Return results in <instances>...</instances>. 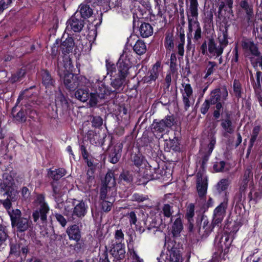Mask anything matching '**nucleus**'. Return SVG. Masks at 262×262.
I'll use <instances>...</instances> for the list:
<instances>
[{
  "instance_id": "nucleus-1",
  "label": "nucleus",
  "mask_w": 262,
  "mask_h": 262,
  "mask_svg": "<svg viewBox=\"0 0 262 262\" xmlns=\"http://www.w3.org/2000/svg\"><path fill=\"white\" fill-rule=\"evenodd\" d=\"M132 65L130 54L123 52L117 63L119 78H116L111 82V85L114 89V90H112V93H118L122 90L124 79L128 74V70L132 67Z\"/></svg>"
},
{
  "instance_id": "nucleus-2",
  "label": "nucleus",
  "mask_w": 262,
  "mask_h": 262,
  "mask_svg": "<svg viewBox=\"0 0 262 262\" xmlns=\"http://www.w3.org/2000/svg\"><path fill=\"white\" fill-rule=\"evenodd\" d=\"M241 46L246 57L249 59L253 67L259 66L262 69V54L258 44L251 39L243 38L241 40Z\"/></svg>"
},
{
  "instance_id": "nucleus-3",
  "label": "nucleus",
  "mask_w": 262,
  "mask_h": 262,
  "mask_svg": "<svg viewBox=\"0 0 262 262\" xmlns=\"http://www.w3.org/2000/svg\"><path fill=\"white\" fill-rule=\"evenodd\" d=\"M12 227L17 232H23L32 228V222L29 217L21 216V212L19 209L9 211Z\"/></svg>"
},
{
  "instance_id": "nucleus-4",
  "label": "nucleus",
  "mask_w": 262,
  "mask_h": 262,
  "mask_svg": "<svg viewBox=\"0 0 262 262\" xmlns=\"http://www.w3.org/2000/svg\"><path fill=\"white\" fill-rule=\"evenodd\" d=\"M165 247L167 251L165 258L166 262H182V255L180 246L173 238L165 236Z\"/></svg>"
},
{
  "instance_id": "nucleus-5",
  "label": "nucleus",
  "mask_w": 262,
  "mask_h": 262,
  "mask_svg": "<svg viewBox=\"0 0 262 262\" xmlns=\"http://www.w3.org/2000/svg\"><path fill=\"white\" fill-rule=\"evenodd\" d=\"M112 92L111 88L106 86L102 82H98L96 86L95 92L89 94V105L91 107L96 106L106 96L110 95Z\"/></svg>"
},
{
  "instance_id": "nucleus-6",
  "label": "nucleus",
  "mask_w": 262,
  "mask_h": 262,
  "mask_svg": "<svg viewBox=\"0 0 262 262\" xmlns=\"http://www.w3.org/2000/svg\"><path fill=\"white\" fill-rule=\"evenodd\" d=\"M35 201L39 207L33 212L32 217L34 222H37L40 218L43 223L46 222L47 214L49 213L50 209L48 204L45 202V196L43 194L38 195Z\"/></svg>"
},
{
  "instance_id": "nucleus-7",
  "label": "nucleus",
  "mask_w": 262,
  "mask_h": 262,
  "mask_svg": "<svg viewBox=\"0 0 262 262\" xmlns=\"http://www.w3.org/2000/svg\"><path fill=\"white\" fill-rule=\"evenodd\" d=\"M232 242L229 233H219L215 238L214 245L218 249V252L223 253L225 255L228 253Z\"/></svg>"
},
{
  "instance_id": "nucleus-8",
  "label": "nucleus",
  "mask_w": 262,
  "mask_h": 262,
  "mask_svg": "<svg viewBox=\"0 0 262 262\" xmlns=\"http://www.w3.org/2000/svg\"><path fill=\"white\" fill-rule=\"evenodd\" d=\"M174 123L173 116H167L161 120L155 119L151 124V130L154 133H163L172 127Z\"/></svg>"
},
{
  "instance_id": "nucleus-9",
  "label": "nucleus",
  "mask_w": 262,
  "mask_h": 262,
  "mask_svg": "<svg viewBox=\"0 0 262 262\" xmlns=\"http://www.w3.org/2000/svg\"><path fill=\"white\" fill-rule=\"evenodd\" d=\"M228 198H224L222 202L218 205L213 211V223L219 227L226 215V209L228 207Z\"/></svg>"
},
{
  "instance_id": "nucleus-10",
  "label": "nucleus",
  "mask_w": 262,
  "mask_h": 262,
  "mask_svg": "<svg viewBox=\"0 0 262 262\" xmlns=\"http://www.w3.org/2000/svg\"><path fill=\"white\" fill-rule=\"evenodd\" d=\"M116 181L114 174L112 171H108L105 177L104 181L102 185L108 188V198L110 200L113 201V198L116 194Z\"/></svg>"
},
{
  "instance_id": "nucleus-11",
  "label": "nucleus",
  "mask_w": 262,
  "mask_h": 262,
  "mask_svg": "<svg viewBox=\"0 0 262 262\" xmlns=\"http://www.w3.org/2000/svg\"><path fill=\"white\" fill-rule=\"evenodd\" d=\"M228 96V92L226 88H217L213 90L210 94L209 100L211 104H215L217 102H224Z\"/></svg>"
},
{
  "instance_id": "nucleus-12",
  "label": "nucleus",
  "mask_w": 262,
  "mask_h": 262,
  "mask_svg": "<svg viewBox=\"0 0 262 262\" xmlns=\"http://www.w3.org/2000/svg\"><path fill=\"white\" fill-rule=\"evenodd\" d=\"M188 31L191 34L193 33V41L200 43L202 37V32L200 24L198 20L189 18Z\"/></svg>"
},
{
  "instance_id": "nucleus-13",
  "label": "nucleus",
  "mask_w": 262,
  "mask_h": 262,
  "mask_svg": "<svg viewBox=\"0 0 262 262\" xmlns=\"http://www.w3.org/2000/svg\"><path fill=\"white\" fill-rule=\"evenodd\" d=\"M78 14L76 12L67 22L66 30L67 31H73L75 32H79L83 27V20L77 17Z\"/></svg>"
},
{
  "instance_id": "nucleus-14",
  "label": "nucleus",
  "mask_w": 262,
  "mask_h": 262,
  "mask_svg": "<svg viewBox=\"0 0 262 262\" xmlns=\"http://www.w3.org/2000/svg\"><path fill=\"white\" fill-rule=\"evenodd\" d=\"M110 251L113 256L117 260L122 259L125 255V245L121 243L112 240Z\"/></svg>"
},
{
  "instance_id": "nucleus-15",
  "label": "nucleus",
  "mask_w": 262,
  "mask_h": 262,
  "mask_svg": "<svg viewBox=\"0 0 262 262\" xmlns=\"http://www.w3.org/2000/svg\"><path fill=\"white\" fill-rule=\"evenodd\" d=\"M182 85L183 88V90H181L183 103L184 105L185 110L187 111L193 102V100H192V102L191 101V97L192 96L193 90L189 83H183Z\"/></svg>"
},
{
  "instance_id": "nucleus-16",
  "label": "nucleus",
  "mask_w": 262,
  "mask_h": 262,
  "mask_svg": "<svg viewBox=\"0 0 262 262\" xmlns=\"http://www.w3.org/2000/svg\"><path fill=\"white\" fill-rule=\"evenodd\" d=\"M67 233L70 239L77 242L75 248H80L81 244L78 243L81 238V231L79 226L75 224L69 226L67 229Z\"/></svg>"
},
{
  "instance_id": "nucleus-17",
  "label": "nucleus",
  "mask_w": 262,
  "mask_h": 262,
  "mask_svg": "<svg viewBox=\"0 0 262 262\" xmlns=\"http://www.w3.org/2000/svg\"><path fill=\"white\" fill-rule=\"evenodd\" d=\"M221 126L223 128V135L227 137L229 134H232L235 130V126L233 124L230 114L226 115V118L221 120Z\"/></svg>"
},
{
  "instance_id": "nucleus-18",
  "label": "nucleus",
  "mask_w": 262,
  "mask_h": 262,
  "mask_svg": "<svg viewBox=\"0 0 262 262\" xmlns=\"http://www.w3.org/2000/svg\"><path fill=\"white\" fill-rule=\"evenodd\" d=\"M219 1V15H222V11H224L229 14L233 12V0H218Z\"/></svg>"
},
{
  "instance_id": "nucleus-19",
  "label": "nucleus",
  "mask_w": 262,
  "mask_h": 262,
  "mask_svg": "<svg viewBox=\"0 0 262 262\" xmlns=\"http://www.w3.org/2000/svg\"><path fill=\"white\" fill-rule=\"evenodd\" d=\"M208 52L212 56L219 57L223 53V47H221L220 46L217 47L216 43L213 38L208 39Z\"/></svg>"
},
{
  "instance_id": "nucleus-20",
  "label": "nucleus",
  "mask_w": 262,
  "mask_h": 262,
  "mask_svg": "<svg viewBox=\"0 0 262 262\" xmlns=\"http://www.w3.org/2000/svg\"><path fill=\"white\" fill-rule=\"evenodd\" d=\"M63 82L66 88L70 91L75 89L78 85L76 76H74L72 73L65 74Z\"/></svg>"
},
{
  "instance_id": "nucleus-21",
  "label": "nucleus",
  "mask_w": 262,
  "mask_h": 262,
  "mask_svg": "<svg viewBox=\"0 0 262 262\" xmlns=\"http://www.w3.org/2000/svg\"><path fill=\"white\" fill-rule=\"evenodd\" d=\"M231 181L229 179H222L216 184L215 189L216 191L219 193H224L225 198L228 197V192L227 191Z\"/></svg>"
},
{
  "instance_id": "nucleus-22",
  "label": "nucleus",
  "mask_w": 262,
  "mask_h": 262,
  "mask_svg": "<svg viewBox=\"0 0 262 262\" xmlns=\"http://www.w3.org/2000/svg\"><path fill=\"white\" fill-rule=\"evenodd\" d=\"M190 5L189 8L187 10V15L188 17V21L189 18L194 20H198V3L197 0H190Z\"/></svg>"
},
{
  "instance_id": "nucleus-23",
  "label": "nucleus",
  "mask_w": 262,
  "mask_h": 262,
  "mask_svg": "<svg viewBox=\"0 0 262 262\" xmlns=\"http://www.w3.org/2000/svg\"><path fill=\"white\" fill-rule=\"evenodd\" d=\"M196 189L200 200L205 201L207 190V183L206 181L198 178L196 181Z\"/></svg>"
},
{
  "instance_id": "nucleus-24",
  "label": "nucleus",
  "mask_w": 262,
  "mask_h": 262,
  "mask_svg": "<svg viewBox=\"0 0 262 262\" xmlns=\"http://www.w3.org/2000/svg\"><path fill=\"white\" fill-rule=\"evenodd\" d=\"M239 6L246 13L245 19L248 23H249L253 16L252 6L249 4L247 0H241L239 2Z\"/></svg>"
},
{
  "instance_id": "nucleus-25",
  "label": "nucleus",
  "mask_w": 262,
  "mask_h": 262,
  "mask_svg": "<svg viewBox=\"0 0 262 262\" xmlns=\"http://www.w3.org/2000/svg\"><path fill=\"white\" fill-rule=\"evenodd\" d=\"M160 64L159 62H156L153 66L151 70L148 72L149 76L145 77L144 80L148 83H151L152 81H155L158 77L159 75L161 72L160 69Z\"/></svg>"
},
{
  "instance_id": "nucleus-26",
  "label": "nucleus",
  "mask_w": 262,
  "mask_h": 262,
  "mask_svg": "<svg viewBox=\"0 0 262 262\" xmlns=\"http://www.w3.org/2000/svg\"><path fill=\"white\" fill-rule=\"evenodd\" d=\"M217 226V225H215L213 223L212 220L211 223H209L207 220L203 221V225L202 228L200 229V232L203 237L206 238L208 237L213 231L214 227Z\"/></svg>"
},
{
  "instance_id": "nucleus-27",
  "label": "nucleus",
  "mask_w": 262,
  "mask_h": 262,
  "mask_svg": "<svg viewBox=\"0 0 262 262\" xmlns=\"http://www.w3.org/2000/svg\"><path fill=\"white\" fill-rule=\"evenodd\" d=\"M75 43L72 37H68L61 42L60 49L63 54H67L71 52L73 49Z\"/></svg>"
},
{
  "instance_id": "nucleus-28",
  "label": "nucleus",
  "mask_w": 262,
  "mask_h": 262,
  "mask_svg": "<svg viewBox=\"0 0 262 262\" xmlns=\"http://www.w3.org/2000/svg\"><path fill=\"white\" fill-rule=\"evenodd\" d=\"M55 103L57 107L66 110L69 107V103L63 94L60 91L56 94Z\"/></svg>"
},
{
  "instance_id": "nucleus-29",
  "label": "nucleus",
  "mask_w": 262,
  "mask_h": 262,
  "mask_svg": "<svg viewBox=\"0 0 262 262\" xmlns=\"http://www.w3.org/2000/svg\"><path fill=\"white\" fill-rule=\"evenodd\" d=\"M121 145L116 146L110 150L109 158H110V162L112 163L115 164L118 162L121 157Z\"/></svg>"
},
{
  "instance_id": "nucleus-30",
  "label": "nucleus",
  "mask_w": 262,
  "mask_h": 262,
  "mask_svg": "<svg viewBox=\"0 0 262 262\" xmlns=\"http://www.w3.org/2000/svg\"><path fill=\"white\" fill-rule=\"evenodd\" d=\"M228 26H225L224 29L220 30V33L219 34L218 39L220 42V46L223 47V50L228 45L229 43Z\"/></svg>"
},
{
  "instance_id": "nucleus-31",
  "label": "nucleus",
  "mask_w": 262,
  "mask_h": 262,
  "mask_svg": "<svg viewBox=\"0 0 262 262\" xmlns=\"http://www.w3.org/2000/svg\"><path fill=\"white\" fill-rule=\"evenodd\" d=\"M87 208L88 206L85 205V203L81 201L74 208L73 214L78 217H82L85 215Z\"/></svg>"
},
{
  "instance_id": "nucleus-32",
  "label": "nucleus",
  "mask_w": 262,
  "mask_h": 262,
  "mask_svg": "<svg viewBox=\"0 0 262 262\" xmlns=\"http://www.w3.org/2000/svg\"><path fill=\"white\" fill-rule=\"evenodd\" d=\"M139 32L141 36L143 38L148 37L153 33L152 26L148 23H142L139 27Z\"/></svg>"
},
{
  "instance_id": "nucleus-33",
  "label": "nucleus",
  "mask_w": 262,
  "mask_h": 262,
  "mask_svg": "<svg viewBox=\"0 0 262 262\" xmlns=\"http://www.w3.org/2000/svg\"><path fill=\"white\" fill-rule=\"evenodd\" d=\"M183 226L182 222V220L180 217H178L172 226V234L173 237H177L180 236V233L183 229Z\"/></svg>"
},
{
  "instance_id": "nucleus-34",
  "label": "nucleus",
  "mask_w": 262,
  "mask_h": 262,
  "mask_svg": "<svg viewBox=\"0 0 262 262\" xmlns=\"http://www.w3.org/2000/svg\"><path fill=\"white\" fill-rule=\"evenodd\" d=\"M89 91L88 89H79L75 93V97L82 102H85L89 98Z\"/></svg>"
},
{
  "instance_id": "nucleus-35",
  "label": "nucleus",
  "mask_w": 262,
  "mask_h": 262,
  "mask_svg": "<svg viewBox=\"0 0 262 262\" xmlns=\"http://www.w3.org/2000/svg\"><path fill=\"white\" fill-rule=\"evenodd\" d=\"M41 75L42 83L46 88H50L54 85L55 81L48 71H42Z\"/></svg>"
},
{
  "instance_id": "nucleus-36",
  "label": "nucleus",
  "mask_w": 262,
  "mask_h": 262,
  "mask_svg": "<svg viewBox=\"0 0 262 262\" xmlns=\"http://www.w3.org/2000/svg\"><path fill=\"white\" fill-rule=\"evenodd\" d=\"M154 172L151 175V179H162L165 180V177L170 178L171 177V174L168 173L167 174L166 172L164 170L161 169L159 167L158 168L153 169Z\"/></svg>"
},
{
  "instance_id": "nucleus-37",
  "label": "nucleus",
  "mask_w": 262,
  "mask_h": 262,
  "mask_svg": "<svg viewBox=\"0 0 262 262\" xmlns=\"http://www.w3.org/2000/svg\"><path fill=\"white\" fill-rule=\"evenodd\" d=\"M174 39L173 34L170 32H167L165 34V37L164 39V46L165 48L171 51L174 47Z\"/></svg>"
},
{
  "instance_id": "nucleus-38",
  "label": "nucleus",
  "mask_w": 262,
  "mask_h": 262,
  "mask_svg": "<svg viewBox=\"0 0 262 262\" xmlns=\"http://www.w3.org/2000/svg\"><path fill=\"white\" fill-rule=\"evenodd\" d=\"M79 9L81 16L83 18H89L93 14V10L89 5L82 4Z\"/></svg>"
},
{
  "instance_id": "nucleus-39",
  "label": "nucleus",
  "mask_w": 262,
  "mask_h": 262,
  "mask_svg": "<svg viewBox=\"0 0 262 262\" xmlns=\"http://www.w3.org/2000/svg\"><path fill=\"white\" fill-rule=\"evenodd\" d=\"M66 173V171L63 168H58L53 170H50L48 172V176L52 179L58 180L63 177Z\"/></svg>"
},
{
  "instance_id": "nucleus-40",
  "label": "nucleus",
  "mask_w": 262,
  "mask_h": 262,
  "mask_svg": "<svg viewBox=\"0 0 262 262\" xmlns=\"http://www.w3.org/2000/svg\"><path fill=\"white\" fill-rule=\"evenodd\" d=\"M146 228L148 231H151L153 230V233L155 234L157 230L156 228L159 226L155 218L149 217L144 222Z\"/></svg>"
},
{
  "instance_id": "nucleus-41",
  "label": "nucleus",
  "mask_w": 262,
  "mask_h": 262,
  "mask_svg": "<svg viewBox=\"0 0 262 262\" xmlns=\"http://www.w3.org/2000/svg\"><path fill=\"white\" fill-rule=\"evenodd\" d=\"M134 50L139 55L144 54L146 51V47L145 43L141 40H138L134 46Z\"/></svg>"
},
{
  "instance_id": "nucleus-42",
  "label": "nucleus",
  "mask_w": 262,
  "mask_h": 262,
  "mask_svg": "<svg viewBox=\"0 0 262 262\" xmlns=\"http://www.w3.org/2000/svg\"><path fill=\"white\" fill-rule=\"evenodd\" d=\"M53 196H61L66 192L63 186L59 183L55 182L52 183Z\"/></svg>"
},
{
  "instance_id": "nucleus-43",
  "label": "nucleus",
  "mask_w": 262,
  "mask_h": 262,
  "mask_svg": "<svg viewBox=\"0 0 262 262\" xmlns=\"http://www.w3.org/2000/svg\"><path fill=\"white\" fill-rule=\"evenodd\" d=\"M194 215V205L192 203H190L188 205L187 208V212L186 216L190 226L192 225L193 222V216Z\"/></svg>"
},
{
  "instance_id": "nucleus-44",
  "label": "nucleus",
  "mask_w": 262,
  "mask_h": 262,
  "mask_svg": "<svg viewBox=\"0 0 262 262\" xmlns=\"http://www.w3.org/2000/svg\"><path fill=\"white\" fill-rule=\"evenodd\" d=\"M217 63L215 62L209 61L206 66V72L204 78L206 79L208 77L212 75L217 68Z\"/></svg>"
},
{
  "instance_id": "nucleus-45",
  "label": "nucleus",
  "mask_w": 262,
  "mask_h": 262,
  "mask_svg": "<svg viewBox=\"0 0 262 262\" xmlns=\"http://www.w3.org/2000/svg\"><path fill=\"white\" fill-rule=\"evenodd\" d=\"M12 184L13 183L11 182V181L8 183L6 181H4L0 185V194L4 195H9V191H10Z\"/></svg>"
},
{
  "instance_id": "nucleus-46",
  "label": "nucleus",
  "mask_w": 262,
  "mask_h": 262,
  "mask_svg": "<svg viewBox=\"0 0 262 262\" xmlns=\"http://www.w3.org/2000/svg\"><path fill=\"white\" fill-rule=\"evenodd\" d=\"M162 213L166 217H171L174 212L173 204H164L162 207Z\"/></svg>"
},
{
  "instance_id": "nucleus-47",
  "label": "nucleus",
  "mask_w": 262,
  "mask_h": 262,
  "mask_svg": "<svg viewBox=\"0 0 262 262\" xmlns=\"http://www.w3.org/2000/svg\"><path fill=\"white\" fill-rule=\"evenodd\" d=\"M166 144L169 146L170 149H171L173 150L179 151L180 149L178 139L176 137L167 141Z\"/></svg>"
},
{
  "instance_id": "nucleus-48",
  "label": "nucleus",
  "mask_w": 262,
  "mask_h": 262,
  "mask_svg": "<svg viewBox=\"0 0 262 262\" xmlns=\"http://www.w3.org/2000/svg\"><path fill=\"white\" fill-rule=\"evenodd\" d=\"M234 93L237 98L242 97V86L238 80L234 79L233 83Z\"/></svg>"
},
{
  "instance_id": "nucleus-49",
  "label": "nucleus",
  "mask_w": 262,
  "mask_h": 262,
  "mask_svg": "<svg viewBox=\"0 0 262 262\" xmlns=\"http://www.w3.org/2000/svg\"><path fill=\"white\" fill-rule=\"evenodd\" d=\"M256 82L253 85L254 89L256 93H259L261 90L260 80L262 81V73L261 72H256Z\"/></svg>"
},
{
  "instance_id": "nucleus-50",
  "label": "nucleus",
  "mask_w": 262,
  "mask_h": 262,
  "mask_svg": "<svg viewBox=\"0 0 262 262\" xmlns=\"http://www.w3.org/2000/svg\"><path fill=\"white\" fill-rule=\"evenodd\" d=\"M107 200H102L101 203L102 210L104 212H108L111 210L113 203L114 201V198L113 201L110 200V199Z\"/></svg>"
},
{
  "instance_id": "nucleus-51",
  "label": "nucleus",
  "mask_w": 262,
  "mask_h": 262,
  "mask_svg": "<svg viewBox=\"0 0 262 262\" xmlns=\"http://www.w3.org/2000/svg\"><path fill=\"white\" fill-rule=\"evenodd\" d=\"M90 120L92 122V126L95 128H99L103 124V120L100 116H91Z\"/></svg>"
},
{
  "instance_id": "nucleus-52",
  "label": "nucleus",
  "mask_w": 262,
  "mask_h": 262,
  "mask_svg": "<svg viewBox=\"0 0 262 262\" xmlns=\"http://www.w3.org/2000/svg\"><path fill=\"white\" fill-rule=\"evenodd\" d=\"M259 131H260V126H255L253 128V130H252V134L251 135V138L250 140V145H249L250 148H251L253 146V144H254V142L255 141V140H256V138L259 134Z\"/></svg>"
},
{
  "instance_id": "nucleus-53",
  "label": "nucleus",
  "mask_w": 262,
  "mask_h": 262,
  "mask_svg": "<svg viewBox=\"0 0 262 262\" xmlns=\"http://www.w3.org/2000/svg\"><path fill=\"white\" fill-rule=\"evenodd\" d=\"M185 35L181 33L180 34V41L178 45V54L181 56H183L184 53V45L185 43Z\"/></svg>"
},
{
  "instance_id": "nucleus-54",
  "label": "nucleus",
  "mask_w": 262,
  "mask_h": 262,
  "mask_svg": "<svg viewBox=\"0 0 262 262\" xmlns=\"http://www.w3.org/2000/svg\"><path fill=\"white\" fill-rule=\"evenodd\" d=\"M10 253L15 256H19L20 254V245L17 243H11Z\"/></svg>"
},
{
  "instance_id": "nucleus-55",
  "label": "nucleus",
  "mask_w": 262,
  "mask_h": 262,
  "mask_svg": "<svg viewBox=\"0 0 262 262\" xmlns=\"http://www.w3.org/2000/svg\"><path fill=\"white\" fill-rule=\"evenodd\" d=\"M213 169L216 172H223L227 170L226 163L223 161L216 162L213 165Z\"/></svg>"
},
{
  "instance_id": "nucleus-56",
  "label": "nucleus",
  "mask_w": 262,
  "mask_h": 262,
  "mask_svg": "<svg viewBox=\"0 0 262 262\" xmlns=\"http://www.w3.org/2000/svg\"><path fill=\"white\" fill-rule=\"evenodd\" d=\"M149 200L148 195H143L139 193H134L132 196V200L133 201L138 202L139 203L143 202Z\"/></svg>"
},
{
  "instance_id": "nucleus-57",
  "label": "nucleus",
  "mask_w": 262,
  "mask_h": 262,
  "mask_svg": "<svg viewBox=\"0 0 262 262\" xmlns=\"http://www.w3.org/2000/svg\"><path fill=\"white\" fill-rule=\"evenodd\" d=\"M128 254L129 255L130 257L133 259V261L143 262L142 260L140 258L139 256L138 255L137 252L134 250V249L133 248H130L129 246Z\"/></svg>"
},
{
  "instance_id": "nucleus-58",
  "label": "nucleus",
  "mask_w": 262,
  "mask_h": 262,
  "mask_svg": "<svg viewBox=\"0 0 262 262\" xmlns=\"http://www.w3.org/2000/svg\"><path fill=\"white\" fill-rule=\"evenodd\" d=\"M108 188L103 185H102V187L100 190V198L101 200L110 199L108 198Z\"/></svg>"
},
{
  "instance_id": "nucleus-59",
  "label": "nucleus",
  "mask_w": 262,
  "mask_h": 262,
  "mask_svg": "<svg viewBox=\"0 0 262 262\" xmlns=\"http://www.w3.org/2000/svg\"><path fill=\"white\" fill-rule=\"evenodd\" d=\"M115 242H117L118 243H121L124 241V233L121 229H118L115 231Z\"/></svg>"
},
{
  "instance_id": "nucleus-60",
  "label": "nucleus",
  "mask_w": 262,
  "mask_h": 262,
  "mask_svg": "<svg viewBox=\"0 0 262 262\" xmlns=\"http://www.w3.org/2000/svg\"><path fill=\"white\" fill-rule=\"evenodd\" d=\"M211 104V102H209V100L206 99L204 103L202 104L200 108V111L201 113L203 115L206 114L207 113Z\"/></svg>"
},
{
  "instance_id": "nucleus-61",
  "label": "nucleus",
  "mask_w": 262,
  "mask_h": 262,
  "mask_svg": "<svg viewBox=\"0 0 262 262\" xmlns=\"http://www.w3.org/2000/svg\"><path fill=\"white\" fill-rule=\"evenodd\" d=\"M253 178V173L252 172V167L251 166H248L244 173L243 176V180L247 181H249L250 179Z\"/></svg>"
},
{
  "instance_id": "nucleus-62",
  "label": "nucleus",
  "mask_w": 262,
  "mask_h": 262,
  "mask_svg": "<svg viewBox=\"0 0 262 262\" xmlns=\"http://www.w3.org/2000/svg\"><path fill=\"white\" fill-rule=\"evenodd\" d=\"M132 161L135 166L139 167L142 164L143 157L140 155H135L133 156Z\"/></svg>"
},
{
  "instance_id": "nucleus-63",
  "label": "nucleus",
  "mask_w": 262,
  "mask_h": 262,
  "mask_svg": "<svg viewBox=\"0 0 262 262\" xmlns=\"http://www.w3.org/2000/svg\"><path fill=\"white\" fill-rule=\"evenodd\" d=\"M7 236L5 227L0 225V245L6 240Z\"/></svg>"
},
{
  "instance_id": "nucleus-64",
  "label": "nucleus",
  "mask_w": 262,
  "mask_h": 262,
  "mask_svg": "<svg viewBox=\"0 0 262 262\" xmlns=\"http://www.w3.org/2000/svg\"><path fill=\"white\" fill-rule=\"evenodd\" d=\"M120 178L121 180H123L126 182H130L133 180V177L132 174L127 171H123L120 174Z\"/></svg>"
}]
</instances>
